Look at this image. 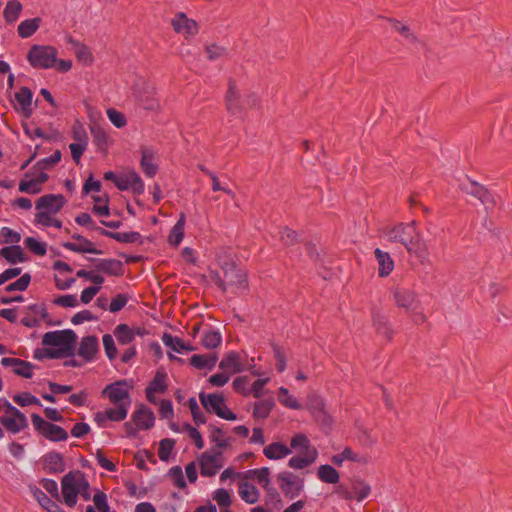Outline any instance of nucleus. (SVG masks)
Segmentation results:
<instances>
[{"mask_svg": "<svg viewBox=\"0 0 512 512\" xmlns=\"http://www.w3.org/2000/svg\"><path fill=\"white\" fill-rule=\"evenodd\" d=\"M384 235L389 242L403 245L406 251L419 259L422 263L429 256L428 245L422 233L417 228L416 221L398 223L384 230Z\"/></svg>", "mask_w": 512, "mask_h": 512, "instance_id": "f257e3e1", "label": "nucleus"}, {"mask_svg": "<svg viewBox=\"0 0 512 512\" xmlns=\"http://www.w3.org/2000/svg\"><path fill=\"white\" fill-rule=\"evenodd\" d=\"M211 279L223 292L242 295L248 290L247 275L240 268L223 272V276L216 271L211 272Z\"/></svg>", "mask_w": 512, "mask_h": 512, "instance_id": "f03ea898", "label": "nucleus"}, {"mask_svg": "<svg viewBox=\"0 0 512 512\" xmlns=\"http://www.w3.org/2000/svg\"><path fill=\"white\" fill-rule=\"evenodd\" d=\"M88 481L85 475L77 470L70 471L61 480V490L64 503L69 507H74L82 487H87Z\"/></svg>", "mask_w": 512, "mask_h": 512, "instance_id": "7ed1b4c3", "label": "nucleus"}, {"mask_svg": "<svg viewBox=\"0 0 512 512\" xmlns=\"http://www.w3.org/2000/svg\"><path fill=\"white\" fill-rule=\"evenodd\" d=\"M77 336L73 330L51 331L43 335L42 344L44 346H54L59 348V352L65 356L74 355V344Z\"/></svg>", "mask_w": 512, "mask_h": 512, "instance_id": "20e7f679", "label": "nucleus"}, {"mask_svg": "<svg viewBox=\"0 0 512 512\" xmlns=\"http://www.w3.org/2000/svg\"><path fill=\"white\" fill-rule=\"evenodd\" d=\"M57 50L52 46L33 45L28 54L27 60L34 68L48 69L55 65Z\"/></svg>", "mask_w": 512, "mask_h": 512, "instance_id": "39448f33", "label": "nucleus"}, {"mask_svg": "<svg viewBox=\"0 0 512 512\" xmlns=\"http://www.w3.org/2000/svg\"><path fill=\"white\" fill-rule=\"evenodd\" d=\"M199 398L201 404L208 412H213L218 417L229 421L237 419L236 414L226 406L222 395L200 393Z\"/></svg>", "mask_w": 512, "mask_h": 512, "instance_id": "423d86ee", "label": "nucleus"}, {"mask_svg": "<svg viewBox=\"0 0 512 512\" xmlns=\"http://www.w3.org/2000/svg\"><path fill=\"white\" fill-rule=\"evenodd\" d=\"M198 462L201 475L212 477L224 466V457L220 450L210 449L199 456Z\"/></svg>", "mask_w": 512, "mask_h": 512, "instance_id": "0eeeda50", "label": "nucleus"}, {"mask_svg": "<svg viewBox=\"0 0 512 512\" xmlns=\"http://www.w3.org/2000/svg\"><path fill=\"white\" fill-rule=\"evenodd\" d=\"M31 420L35 430L50 441L60 442L67 440L68 433L62 427L44 420L38 414H32Z\"/></svg>", "mask_w": 512, "mask_h": 512, "instance_id": "6e6552de", "label": "nucleus"}, {"mask_svg": "<svg viewBox=\"0 0 512 512\" xmlns=\"http://www.w3.org/2000/svg\"><path fill=\"white\" fill-rule=\"evenodd\" d=\"M0 423L13 434L19 433L28 426L26 416L11 404L6 405V409L0 417Z\"/></svg>", "mask_w": 512, "mask_h": 512, "instance_id": "1a4fd4ad", "label": "nucleus"}, {"mask_svg": "<svg viewBox=\"0 0 512 512\" xmlns=\"http://www.w3.org/2000/svg\"><path fill=\"white\" fill-rule=\"evenodd\" d=\"M393 300L398 308L406 312L421 308V301L414 289L404 286H396L393 291Z\"/></svg>", "mask_w": 512, "mask_h": 512, "instance_id": "9d476101", "label": "nucleus"}, {"mask_svg": "<svg viewBox=\"0 0 512 512\" xmlns=\"http://www.w3.org/2000/svg\"><path fill=\"white\" fill-rule=\"evenodd\" d=\"M306 408L322 427L329 428L332 425L333 419L326 410L324 400L319 395L310 394L307 398Z\"/></svg>", "mask_w": 512, "mask_h": 512, "instance_id": "9b49d317", "label": "nucleus"}, {"mask_svg": "<svg viewBox=\"0 0 512 512\" xmlns=\"http://www.w3.org/2000/svg\"><path fill=\"white\" fill-rule=\"evenodd\" d=\"M460 189L475 198H477L484 206L485 209L491 210L496 206V199L494 195L483 185L476 181L470 180L468 183H462Z\"/></svg>", "mask_w": 512, "mask_h": 512, "instance_id": "f8f14e48", "label": "nucleus"}, {"mask_svg": "<svg viewBox=\"0 0 512 512\" xmlns=\"http://www.w3.org/2000/svg\"><path fill=\"white\" fill-rule=\"evenodd\" d=\"M277 479L279 488L286 498L294 499L301 494L304 487L303 479L287 471L278 474Z\"/></svg>", "mask_w": 512, "mask_h": 512, "instance_id": "ddd939ff", "label": "nucleus"}, {"mask_svg": "<svg viewBox=\"0 0 512 512\" xmlns=\"http://www.w3.org/2000/svg\"><path fill=\"white\" fill-rule=\"evenodd\" d=\"M116 187L121 191L131 190L136 195L142 194L145 190L144 182L134 170L119 176V179L116 181Z\"/></svg>", "mask_w": 512, "mask_h": 512, "instance_id": "4468645a", "label": "nucleus"}, {"mask_svg": "<svg viewBox=\"0 0 512 512\" xmlns=\"http://www.w3.org/2000/svg\"><path fill=\"white\" fill-rule=\"evenodd\" d=\"M171 25L176 33L182 34L185 38L192 37L198 33V24L190 19L185 13L179 12L171 21Z\"/></svg>", "mask_w": 512, "mask_h": 512, "instance_id": "2eb2a0df", "label": "nucleus"}, {"mask_svg": "<svg viewBox=\"0 0 512 512\" xmlns=\"http://www.w3.org/2000/svg\"><path fill=\"white\" fill-rule=\"evenodd\" d=\"M225 106L228 113L231 115H240L243 113L239 89L234 79L228 80V89L225 95Z\"/></svg>", "mask_w": 512, "mask_h": 512, "instance_id": "dca6fc26", "label": "nucleus"}, {"mask_svg": "<svg viewBox=\"0 0 512 512\" xmlns=\"http://www.w3.org/2000/svg\"><path fill=\"white\" fill-rule=\"evenodd\" d=\"M371 314L375 332L386 340L391 341L394 331L388 317L378 308H373Z\"/></svg>", "mask_w": 512, "mask_h": 512, "instance_id": "f3484780", "label": "nucleus"}, {"mask_svg": "<svg viewBox=\"0 0 512 512\" xmlns=\"http://www.w3.org/2000/svg\"><path fill=\"white\" fill-rule=\"evenodd\" d=\"M103 394L106 395L113 404L131 401L125 381H118L107 385L103 390Z\"/></svg>", "mask_w": 512, "mask_h": 512, "instance_id": "a211bd4d", "label": "nucleus"}, {"mask_svg": "<svg viewBox=\"0 0 512 512\" xmlns=\"http://www.w3.org/2000/svg\"><path fill=\"white\" fill-rule=\"evenodd\" d=\"M66 200L63 195L48 194L40 197L36 202L38 211H46L52 214L58 213L64 206Z\"/></svg>", "mask_w": 512, "mask_h": 512, "instance_id": "6ab92c4d", "label": "nucleus"}, {"mask_svg": "<svg viewBox=\"0 0 512 512\" xmlns=\"http://www.w3.org/2000/svg\"><path fill=\"white\" fill-rule=\"evenodd\" d=\"M94 265L99 274L108 276H121L124 273L123 263L118 259H95Z\"/></svg>", "mask_w": 512, "mask_h": 512, "instance_id": "aec40b11", "label": "nucleus"}, {"mask_svg": "<svg viewBox=\"0 0 512 512\" xmlns=\"http://www.w3.org/2000/svg\"><path fill=\"white\" fill-rule=\"evenodd\" d=\"M1 364L5 367H12L15 374L24 378H31L33 375V365L19 358L4 357L1 360Z\"/></svg>", "mask_w": 512, "mask_h": 512, "instance_id": "412c9836", "label": "nucleus"}, {"mask_svg": "<svg viewBox=\"0 0 512 512\" xmlns=\"http://www.w3.org/2000/svg\"><path fill=\"white\" fill-rule=\"evenodd\" d=\"M371 492V487L363 480L357 479L352 482L351 491L340 489V494L345 499L356 498L358 501L364 500Z\"/></svg>", "mask_w": 512, "mask_h": 512, "instance_id": "4be33fe9", "label": "nucleus"}, {"mask_svg": "<svg viewBox=\"0 0 512 512\" xmlns=\"http://www.w3.org/2000/svg\"><path fill=\"white\" fill-rule=\"evenodd\" d=\"M132 420L134 421L136 427L141 430H147L154 426V413L146 408L144 405H141L132 415Z\"/></svg>", "mask_w": 512, "mask_h": 512, "instance_id": "5701e85b", "label": "nucleus"}, {"mask_svg": "<svg viewBox=\"0 0 512 512\" xmlns=\"http://www.w3.org/2000/svg\"><path fill=\"white\" fill-rule=\"evenodd\" d=\"M136 98L138 104L146 110L155 111L160 107L159 101L155 97L154 89L148 85L137 93Z\"/></svg>", "mask_w": 512, "mask_h": 512, "instance_id": "b1692460", "label": "nucleus"}, {"mask_svg": "<svg viewBox=\"0 0 512 512\" xmlns=\"http://www.w3.org/2000/svg\"><path fill=\"white\" fill-rule=\"evenodd\" d=\"M98 351V339L96 336L83 337L77 354L86 361H91Z\"/></svg>", "mask_w": 512, "mask_h": 512, "instance_id": "393cba45", "label": "nucleus"}, {"mask_svg": "<svg viewBox=\"0 0 512 512\" xmlns=\"http://www.w3.org/2000/svg\"><path fill=\"white\" fill-rule=\"evenodd\" d=\"M219 368L230 375L241 372L243 370V364L240 355L236 352L228 353L221 360Z\"/></svg>", "mask_w": 512, "mask_h": 512, "instance_id": "a878e982", "label": "nucleus"}, {"mask_svg": "<svg viewBox=\"0 0 512 512\" xmlns=\"http://www.w3.org/2000/svg\"><path fill=\"white\" fill-rule=\"evenodd\" d=\"M317 456L316 449H309L308 452H300L297 456L290 458L288 465L293 469H303L311 465Z\"/></svg>", "mask_w": 512, "mask_h": 512, "instance_id": "bb28decb", "label": "nucleus"}, {"mask_svg": "<svg viewBox=\"0 0 512 512\" xmlns=\"http://www.w3.org/2000/svg\"><path fill=\"white\" fill-rule=\"evenodd\" d=\"M374 254L379 266V276H388L394 269V261L392 260L391 256L389 255V253L384 252L379 248L375 249Z\"/></svg>", "mask_w": 512, "mask_h": 512, "instance_id": "cd10ccee", "label": "nucleus"}, {"mask_svg": "<svg viewBox=\"0 0 512 512\" xmlns=\"http://www.w3.org/2000/svg\"><path fill=\"white\" fill-rule=\"evenodd\" d=\"M44 469L48 473H61L65 469L63 457L57 452H51L43 458Z\"/></svg>", "mask_w": 512, "mask_h": 512, "instance_id": "c85d7f7f", "label": "nucleus"}, {"mask_svg": "<svg viewBox=\"0 0 512 512\" xmlns=\"http://www.w3.org/2000/svg\"><path fill=\"white\" fill-rule=\"evenodd\" d=\"M32 97L31 90L27 87H22L16 94L15 98L20 105L21 112L25 118H29L32 115Z\"/></svg>", "mask_w": 512, "mask_h": 512, "instance_id": "c756f323", "label": "nucleus"}, {"mask_svg": "<svg viewBox=\"0 0 512 512\" xmlns=\"http://www.w3.org/2000/svg\"><path fill=\"white\" fill-rule=\"evenodd\" d=\"M291 453V449L281 443V442H273L266 446L263 450V454L271 460H279L283 459Z\"/></svg>", "mask_w": 512, "mask_h": 512, "instance_id": "7c9ffc66", "label": "nucleus"}, {"mask_svg": "<svg viewBox=\"0 0 512 512\" xmlns=\"http://www.w3.org/2000/svg\"><path fill=\"white\" fill-rule=\"evenodd\" d=\"M30 490L35 499L38 501V503L42 506V508H44L48 512H63L60 506L52 499H50L41 489H39L36 486H33L30 487Z\"/></svg>", "mask_w": 512, "mask_h": 512, "instance_id": "2f4dec72", "label": "nucleus"}, {"mask_svg": "<svg viewBox=\"0 0 512 512\" xmlns=\"http://www.w3.org/2000/svg\"><path fill=\"white\" fill-rule=\"evenodd\" d=\"M389 23L391 24L392 29L399 33L408 43L417 44L419 42L418 37L412 31L410 26L394 18L389 19Z\"/></svg>", "mask_w": 512, "mask_h": 512, "instance_id": "473e14b6", "label": "nucleus"}, {"mask_svg": "<svg viewBox=\"0 0 512 512\" xmlns=\"http://www.w3.org/2000/svg\"><path fill=\"white\" fill-rule=\"evenodd\" d=\"M97 231L101 235L112 238L120 243H135L141 238L138 232H111L103 228H97Z\"/></svg>", "mask_w": 512, "mask_h": 512, "instance_id": "72a5a7b5", "label": "nucleus"}, {"mask_svg": "<svg viewBox=\"0 0 512 512\" xmlns=\"http://www.w3.org/2000/svg\"><path fill=\"white\" fill-rule=\"evenodd\" d=\"M141 168L147 177H154L158 171V166L154 163V152L150 149H142L140 161Z\"/></svg>", "mask_w": 512, "mask_h": 512, "instance_id": "f704fd0d", "label": "nucleus"}, {"mask_svg": "<svg viewBox=\"0 0 512 512\" xmlns=\"http://www.w3.org/2000/svg\"><path fill=\"white\" fill-rule=\"evenodd\" d=\"M162 341L165 346L171 348L175 352L181 353L182 351H194L195 347L189 343H185L179 337L172 336L171 334L164 333Z\"/></svg>", "mask_w": 512, "mask_h": 512, "instance_id": "c9c22d12", "label": "nucleus"}, {"mask_svg": "<svg viewBox=\"0 0 512 512\" xmlns=\"http://www.w3.org/2000/svg\"><path fill=\"white\" fill-rule=\"evenodd\" d=\"M239 495L246 503L254 504L258 501L260 493L257 487L249 482L239 484Z\"/></svg>", "mask_w": 512, "mask_h": 512, "instance_id": "e433bc0d", "label": "nucleus"}, {"mask_svg": "<svg viewBox=\"0 0 512 512\" xmlns=\"http://www.w3.org/2000/svg\"><path fill=\"white\" fill-rule=\"evenodd\" d=\"M0 255L11 264L24 262L26 260L23 249L18 245H11L2 248L0 250Z\"/></svg>", "mask_w": 512, "mask_h": 512, "instance_id": "4c0bfd02", "label": "nucleus"}, {"mask_svg": "<svg viewBox=\"0 0 512 512\" xmlns=\"http://www.w3.org/2000/svg\"><path fill=\"white\" fill-rule=\"evenodd\" d=\"M217 362L215 354H195L190 358V364L197 369H213Z\"/></svg>", "mask_w": 512, "mask_h": 512, "instance_id": "58836bf2", "label": "nucleus"}, {"mask_svg": "<svg viewBox=\"0 0 512 512\" xmlns=\"http://www.w3.org/2000/svg\"><path fill=\"white\" fill-rule=\"evenodd\" d=\"M63 246L74 252L78 253H93V254H100L101 251L93 248V244L88 239H80L79 242H66L63 244Z\"/></svg>", "mask_w": 512, "mask_h": 512, "instance_id": "ea45409f", "label": "nucleus"}, {"mask_svg": "<svg viewBox=\"0 0 512 512\" xmlns=\"http://www.w3.org/2000/svg\"><path fill=\"white\" fill-rule=\"evenodd\" d=\"M41 19L36 17L22 21L18 26V34L21 38L32 36L39 28Z\"/></svg>", "mask_w": 512, "mask_h": 512, "instance_id": "a19ab883", "label": "nucleus"}, {"mask_svg": "<svg viewBox=\"0 0 512 512\" xmlns=\"http://www.w3.org/2000/svg\"><path fill=\"white\" fill-rule=\"evenodd\" d=\"M184 226L185 215L182 213L168 236V242L171 245L177 247L181 243L184 236Z\"/></svg>", "mask_w": 512, "mask_h": 512, "instance_id": "79ce46f5", "label": "nucleus"}, {"mask_svg": "<svg viewBox=\"0 0 512 512\" xmlns=\"http://www.w3.org/2000/svg\"><path fill=\"white\" fill-rule=\"evenodd\" d=\"M274 406L275 402L272 398L260 400L254 405L253 416L258 419H265L269 416Z\"/></svg>", "mask_w": 512, "mask_h": 512, "instance_id": "37998d69", "label": "nucleus"}, {"mask_svg": "<svg viewBox=\"0 0 512 512\" xmlns=\"http://www.w3.org/2000/svg\"><path fill=\"white\" fill-rule=\"evenodd\" d=\"M130 404L131 401H128L126 403L115 404L116 407L105 410L106 416L110 421H122L127 417L128 408Z\"/></svg>", "mask_w": 512, "mask_h": 512, "instance_id": "c03bdc74", "label": "nucleus"}, {"mask_svg": "<svg viewBox=\"0 0 512 512\" xmlns=\"http://www.w3.org/2000/svg\"><path fill=\"white\" fill-rule=\"evenodd\" d=\"M22 4L18 0L7 2L3 15L7 23H14L20 16Z\"/></svg>", "mask_w": 512, "mask_h": 512, "instance_id": "a18cd8bd", "label": "nucleus"}, {"mask_svg": "<svg viewBox=\"0 0 512 512\" xmlns=\"http://www.w3.org/2000/svg\"><path fill=\"white\" fill-rule=\"evenodd\" d=\"M318 477L322 482L336 484L339 481V473L332 466L325 464L318 468Z\"/></svg>", "mask_w": 512, "mask_h": 512, "instance_id": "49530a36", "label": "nucleus"}, {"mask_svg": "<svg viewBox=\"0 0 512 512\" xmlns=\"http://www.w3.org/2000/svg\"><path fill=\"white\" fill-rule=\"evenodd\" d=\"M247 477L257 481L263 488H268L270 485V469L268 467L249 470Z\"/></svg>", "mask_w": 512, "mask_h": 512, "instance_id": "de8ad7c7", "label": "nucleus"}, {"mask_svg": "<svg viewBox=\"0 0 512 512\" xmlns=\"http://www.w3.org/2000/svg\"><path fill=\"white\" fill-rule=\"evenodd\" d=\"M290 447V449H294L299 453L308 452L309 449H316L311 445L308 437L302 433H297L291 438Z\"/></svg>", "mask_w": 512, "mask_h": 512, "instance_id": "09e8293b", "label": "nucleus"}, {"mask_svg": "<svg viewBox=\"0 0 512 512\" xmlns=\"http://www.w3.org/2000/svg\"><path fill=\"white\" fill-rule=\"evenodd\" d=\"M216 260L223 272L237 268L234 256L229 250L222 249L217 253Z\"/></svg>", "mask_w": 512, "mask_h": 512, "instance_id": "8fccbe9b", "label": "nucleus"}, {"mask_svg": "<svg viewBox=\"0 0 512 512\" xmlns=\"http://www.w3.org/2000/svg\"><path fill=\"white\" fill-rule=\"evenodd\" d=\"M114 335L118 342L123 345L131 343L135 337L133 330L126 324H119L116 326Z\"/></svg>", "mask_w": 512, "mask_h": 512, "instance_id": "3c124183", "label": "nucleus"}, {"mask_svg": "<svg viewBox=\"0 0 512 512\" xmlns=\"http://www.w3.org/2000/svg\"><path fill=\"white\" fill-rule=\"evenodd\" d=\"M279 402L290 409L299 410L302 408L301 404L289 394V391L285 387H280L278 391Z\"/></svg>", "mask_w": 512, "mask_h": 512, "instance_id": "603ef678", "label": "nucleus"}, {"mask_svg": "<svg viewBox=\"0 0 512 512\" xmlns=\"http://www.w3.org/2000/svg\"><path fill=\"white\" fill-rule=\"evenodd\" d=\"M211 441L216 443L214 449L225 448L229 446V439L224 436V432L221 428L214 425H209Z\"/></svg>", "mask_w": 512, "mask_h": 512, "instance_id": "864d4df0", "label": "nucleus"}, {"mask_svg": "<svg viewBox=\"0 0 512 512\" xmlns=\"http://www.w3.org/2000/svg\"><path fill=\"white\" fill-rule=\"evenodd\" d=\"M92 198L95 201V205L93 206L92 211L99 216H109L110 209L108 206V196H92Z\"/></svg>", "mask_w": 512, "mask_h": 512, "instance_id": "5fc2aeb1", "label": "nucleus"}, {"mask_svg": "<svg viewBox=\"0 0 512 512\" xmlns=\"http://www.w3.org/2000/svg\"><path fill=\"white\" fill-rule=\"evenodd\" d=\"M222 337L219 332L214 330L206 331L202 336V345L205 348L213 349L220 345Z\"/></svg>", "mask_w": 512, "mask_h": 512, "instance_id": "6e6d98bb", "label": "nucleus"}, {"mask_svg": "<svg viewBox=\"0 0 512 512\" xmlns=\"http://www.w3.org/2000/svg\"><path fill=\"white\" fill-rule=\"evenodd\" d=\"M146 389L156 393H164L167 389L166 374L158 371Z\"/></svg>", "mask_w": 512, "mask_h": 512, "instance_id": "4d7b16f0", "label": "nucleus"}, {"mask_svg": "<svg viewBox=\"0 0 512 512\" xmlns=\"http://www.w3.org/2000/svg\"><path fill=\"white\" fill-rule=\"evenodd\" d=\"M21 240L20 233L8 228L3 227L0 230V244H16Z\"/></svg>", "mask_w": 512, "mask_h": 512, "instance_id": "13d9d810", "label": "nucleus"}, {"mask_svg": "<svg viewBox=\"0 0 512 512\" xmlns=\"http://www.w3.org/2000/svg\"><path fill=\"white\" fill-rule=\"evenodd\" d=\"M77 277L90 280L92 283L95 284V286H101L105 281L104 277L101 274H99L98 271H96L95 267L94 269L89 271L85 269L79 270L77 272Z\"/></svg>", "mask_w": 512, "mask_h": 512, "instance_id": "bf43d9fd", "label": "nucleus"}, {"mask_svg": "<svg viewBox=\"0 0 512 512\" xmlns=\"http://www.w3.org/2000/svg\"><path fill=\"white\" fill-rule=\"evenodd\" d=\"M24 244L26 248H28L31 252L38 256H44L47 252L46 244L43 242L38 241L37 239L33 237H27L24 240Z\"/></svg>", "mask_w": 512, "mask_h": 512, "instance_id": "052dcab7", "label": "nucleus"}, {"mask_svg": "<svg viewBox=\"0 0 512 512\" xmlns=\"http://www.w3.org/2000/svg\"><path fill=\"white\" fill-rule=\"evenodd\" d=\"M13 400L21 407H25V406H29V405L41 406L39 399L28 392L14 395Z\"/></svg>", "mask_w": 512, "mask_h": 512, "instance_id": "680f3d73", "label": "nucleus"}, {"mask_svg": "<svg viewBox=\"0 0 512 512\" xmlns=\"http://www.w3.org/2000/svg\"><path fill=\"white\" fill-rule=\"evenodd\" d=\"M274 359L276 361V369L282 373L286 369V354L282 347L277 344H272Z\"/></svg>", "mask_w": 512, "mask_h": 512, "instance_id": "e2e57ef3", "label": "nucleus"}, {"mask_svg": "<svg viewBox=\"0 0 512 512\" xmlns=\"http://www.w3.org/2000/svg\"><path fill=\"white\" fill-rule=\"evenodd\" d=\"M344 460H350L353 462H360L361 458L352 451L350 448H345L340 454L332 457V462L336 465H341Z\"/></svg>", "mask_w": 512, "mask_h": 512, "instance_id": "0e129e2a", "label": "nucleus"}, {"mask_svg": "<svg viewBox=\"0 0 512 512\" xmlns=\"http://www.w3.org/2000/svg\"><path fill=\"white\" fill-rule=\"evenodd\" d=\"M205 51L207 53V58L210 61L218 60L222 57H225L228 54L227 49L225 47L216 44L207 45L205 47Z\"/></svg>", "mask_w": 512, "mask_h": 512, "instance_id": "69168bd1", "label": "nucleus"}, {"mask_svg": "<svg viewBox=\"0 0 512 512\" xmlns=\"http://www.w3.org/2000/svg\"><path fill=\"white\" fill-rule=\"evenodd\" d=\"M72 135L73 139L75 140L74 143L88 145V135L86 133L84 126L81 123H74V125L72 126Z\"/></svg>", "mask_w": 512, "mask_h": 512, "instance_id": "338daca9", "label": "nucleus"}, {"mask_svg": "<svg viewBox=\"0 0 512 512\" xmlns=\"http://www.w3.org/2000/svg\"><path fill=\"white\" fill-rule=\"evenodd\" d=\"M174 440L163 439L159 443L158 456L162 461H167L174 447Z\"/></svg>", "mask_w": 512, "mask_h": 512, "instance_id": "774afa93", "label": "nucleus"}]
</instances>
